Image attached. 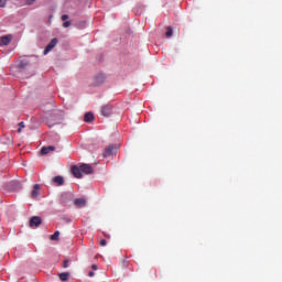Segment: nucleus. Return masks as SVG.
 <instances>
[{
  "mask_svg": "<svg viewBox=\"0 0 282 282\" xmlns=\"http://www.w3.org/2000/svg\"><path fill=\"white\" fill-rule=\"evenodd\" d=\"M74 204L77 208H85V206H87V200L85 198H77L74 200Z\"/></svg>",
  "mask_w": 282,
  "mask_h": 282,
  "instance_id": "obj_7",
  "label": "nucleus"
},
{
  "mask_svg": "<svg viewBox=\"0 0 282 282\" xmlns=\"http://www.w3.org/2000/svg\"><path fill=\"white\" fill-rule=\"evenodd\" d=\"M19 127H20V128L18 129V133H21V130H22V129H25V123H24V122H20V123H19Z\"/></svg>",
  "mask_w": 282,
  "mask_h": 282,
  "instance_id": "obj_17",
  "label": "nucleus"
},
{
  "mask_svg": "<svg viewBox=\"0 0 282 282\" xmlns=\"http://www.w3.org/2000/svg\"><path fill=\"white\" fill-rule=\"evenodd\" d=\"M69 25H72L70 21H66L63 23V28H69Z\"/></svg>",
  "mask_w": 282,
  "mask_h": 282,
  "instance_id": "obj_20",
  "label": "nucleus"
},
{
  "mask_svg": "<svg viewBox=\"0 0 282 282\" xmlns=\"http://www.w3.org/2000/svg\"><path fill=\"white\" fill-rule=\"evenodd\" d=\"M94 275H95L94 271H90V272L88 273V276H94Z\"/></svg>",
  "mask_w": 282,
  "mask_h": 282,
  "instance_id": "obj_25",
  "label": "nucleus"
},
{
  "mask_svg": "<svg viewBox=\"0 0 282 282\" xmlns=\"http://www.w3.org/2000/svg\"><path fill=\"white\" fill-rule=\"evenodd\" d=\"M99 243H100V246H107V240L101 239Z\"/></svg>",
  "mask_w": 282,
  "mask_h": 282,
  "instance_id": "obj_22",
  "label": "nucleus"
},
{
  "mask_svg": "<svg viewBox=\"0 0 282 282\" xmlns=\"http://www.w3.org/2000/svg\"><path fill=\"white\" fill-rule=\"evenodd\" d=\"M57 43H58V40H57V39H53V40L47 44V46L45 47V50H44V56L47 55V54H50V52H52V51L56 47Z\"/></svg>",
  "mask_w": 282,
  "mask_h": 282,
  "instance_id": "obj_5",
  "label": "nucleus"
},
{
  "mask_svg": "<svg viewBox=\"0 0 282 282\" xmlns=\"http://www.w3.org/2000/svg\"><path fill=\"white\" fill-rule=\"evenodd\" d=\"M11 41H12V35H10V34L4 35L0 39L1 45H10Z\"/></svg>",
  "mask_w": 282,
  "mask_h": 282,
  "instance_id": "obj_8",
  "label": "nucleus"
},
{
  "mask_svg": "<svg viewBox=\"0 0 282 282\" xmlns=\"http://www.w3.org/2000/svg\"><path fill=\"white\" fill-rule=\"evenodd\" d=\"M58 237H61V231H55L54 235L50 236L51 241H58Z\"/></svg>",
  "mask_w": 282,
  "mask_h": 282,
  "instance_id": "obj_13",
  "label": "nucleus"
},
{
  "mask_svg": "<svg viewBox=\"0 0 282 282\" xmlns=\"http://www.w3.org/2000/svg\"><path fill=\"white\" fill-rule=\"evenodd\" d=\"M42 220L41 217L39 216H34L30 219V227L31 228H39V226H41Z\"/></svg>",
  "mask_w": 282,
  "mask_h": 282,
  "instance_id": "obj_6",
  "label": "nucleus"
},
{
  "mask_svg": "<svg viewBox=\"0 0 282 282\" xmlns=\"http://www.w3.org/2000/svg\"><path fill=\"white\" fill-rule=\"evenodd\" d=\"M11 185H12L11 191H15L17 186H19V183L13 181L11 182Z\"/></svg>",
  "mask_w": 282,
  "mask_h": 282,
  "instance_id": "obj_18",
  "label": "nucleus"
},
{
  "mask_svg": "<svg viewBox=\"0 0 282 282\" xmlns=\"http://www.w3.org/2000/svg\"><path fill=\"white\" fill-rule=\"evenodd\" d=\"M24 3L26 6H34V3H36V0H24Z\"/></svg>",
  "mask_w": 282,
  "mask_h": 282,
  "instance_id": "obj_16",
  "label": "nucleus"
},
{
  "mask_svg": "<svg viewBox=\"0 0 282 282\" xmlns=\"http://www.w3.org/2000/svg\"><path fill=\"white\" fill-rule=\"evenodd\" d=\"M67 19H69V15H67V14L62 15V21H67Z\"/></svg>",
  "mask_w": 282,
  "mask_h": 282,
  "instance_id": "obj_21",
  "label": "nucleus"
},
{
  "mask_svg": "<svg viewBox=\"0 0 282 282\" xmlns=\"http://www.w3.org/2000/svg\"><path fill=\"white\" fill-rule=\"evenodd\" d=\"M85 122H91L94 120V113L87 112L84 117Z\"/></svg>",
  "mask_w": 282,
  "mask_h": 282,
  "instance_id": "obj_12",
  "label": "nucleus"
},
{
  "mask_svg": "<svg viewBox=\"0 0 282 282\" xmlns=\"http://www.w3.org/2000/svg\"><path fill=\"white\" fill-rule=\"evenodd\" d=\"M165 36H166L167 39H171V36H173V28H171V26H167V28H166Z\"/></svg>",
  "mask_w": 282,
  "mask_h": 282,
  "instance_id": "obj_15",
  "label": "nucleus"
},
{
  "mask_svg": "<svg viewBox=\"0 0 282 282\" xmlns=\"http://www.w3.org/2000/svg\"><path fill=\"white\" fill-rule=\"evenodd\" d=\"M41 189L40 184H35L32 191V197H39V191Z\"/></svg>",
  "mask_w": 282,
  "mask_h": 282,
  "instance_id": "obj_11",
  "label": "nucleus"
},
{
  "mask_svg": "<svg viewBox=\"0 0 282 282\" xmlns=\"http://www.w3.org/2000/svg\"><path fill=\"white\" fill-rule=\"evenodd\" d=\"M64 268H69V264H68L67 260L64 261Z\"/></svg>",
  "mask_w": 282,
  "mask_h": 282,
  "instance_id": "obj_23",
  "label": "nucleus"
},
{
  "mask_svg": "<svg viewBox=\"0 0 282 282\" xmlns=\"http://www.w3.org/2000/svg\"><path fill=\"white\" fill-rule=\"evenodd\" d=\"M91 268H93L94 270H98V265H96V264H93Z\"/></svg>",
  "mask_w": 282,
  "mask_h": 282,
  "instance_id": "obj_24",
  "label": "nucleus"
},
{
  "mask_svg": "<svg viewBox=\"0 0 282 282\" xmlns=\"http://www.w3.org/2000/svg\"><path fill=\"white\" fill-rule=\"evenodd\" d=\"M107 80V75L105 73H98L94 77V85L96 87H100V85H104V83Z\"/></svg>",
  "mask_w": 282,
  "mask_h": 282,
  "instance_id": "obj_2",
  "label": "nucleus"
},
{
  "mask_svg": "<svg viewBox=\"0 0 282 282\" xmlns=\"http://www.w3.org/2000/svg\"><path fill=\"white\" fill-rule=\"evenodd\" d=\"M59 279L61 281H67L69 279V273L67 272L59 273Z\"/></svg>",
  "mask_w": 282,
  "mask_h": 282,
  "instance_id": "obj_14",
  "label": "nucleus"
},
{
  "mask_svg": "<svg viewBox=\"0 0 282 282\" xmlns=\"http://www.w3.org/2000/svg\"><path fill=\"white\" fill-rule=\"evenodd\" d=\"M8 0H0V8H6Z\"/></svg>",
  "mask_w": 282,
  "mask_h": 282,
  "instance_id": "obj_19",
  "label": "nucleus"
},
{
  "mask_svg": "<svg viewBox=\"0 0 282 282\" xmlns=\"http://www.w3.org/2000/svg\"><path fill=\"white\" fill-rule=\"evenodd\" d=\"M116 151H118V148L115 145H109L104 151V158H111V155H116Z\"/></svg>",
  "mask_w": 282,
  "mask_h": 282,
  "instance_id": "obj_4",
  "label": "nucleus"
},
{
  "mask_svg": "<svg viewBox=\"0 0 282 282\" xmlns=\"http://www.w3.org/2000/svg\"><path fill=\"white\" fill-rule=\"evenodd\" d=\"M101 116H105V118H109L113 113V106L112 105H104L100 109Z\"/></svg>",
  "mask_w": 282,
  "mask_h": 282,
  "instance_id": "obj_3",
  "label": "nucleus"
},
{
  "mask_svg": "<svg viewBox=\"0 0 282 282\" xmlns=\"http://www.w3.org/2000/svg\"><path fill=\"white\" fill-rule=\"evenodd\" d=\"M72 173L74 177L80 178L83 175H91L94 173V167L89 164L74 165L72 167Z\"/></svg>",
  "mask_w": 282,
  "mask_h": 282,
  "instance_id": "obj_1",
  "label": "nucleus"
},
{
  "mask_svg": "<svg viewBox=\"0 0 282 282\" xmlns=\"http://www.w3.org/2000/svg\"><path fill=\"white\" fill-rule=\"evenodd\" d=\"M50 151H56V148L54 145L51 147H44L41 150L42 155H47V153H50Z\"/></svg>",
  "mask_w": 282,
  "mask_h": 282,
  "instance_id": "obj_9",
  "label": "nucleus"
},
{
  "mask_svg": "<svg viewBox=\"0 0 282 282\" xmlns=\"http://www.w3.org/2000/svg\"><path fill=\"white\" fill-rule=\"evenodd\" d=\"M53 182H55V184L57 185V186H63V184H64V178H63V176H55L54 178H53Z\"/></svg>",
  "mask_w": 282,
  "mask_h": 282,
  "instance_id": "obj_10",
  "label": "nucleus"
}]
</instances>
